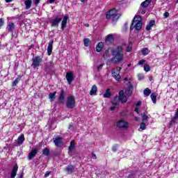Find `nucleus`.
<instances>
[{"instance_id": "obj_1", "label": "nucleus", "mask_w": 178, "mask_h": 178, "mask_svg": "<svg viewBox=\"0 0 178 178\" xmlns=\"http://www.w3.org/2000/svg\"><path fill=\"white\" fill-rule=\"evenodd\" d=\"M124 51H126V52H131V51H133V44L131 42H129L128 44L123 43L113 49L111 51V55L113 56L111 63L115 64L120 63L124 58Z\"/></svg>"}, {"instance_id": "obj_2", "label": "nucleus", "mask_w": 178, "mask_h": 178, "mask_svg": "<svg viewBox=\"0 0 178 178\" xmlns=\"http://www.w3.org/2000/svg\"><path fill=\"white\" fill-rule=\"evenodd\" d=\"M137 30L140 31L143 29V22H141V17H135L132 21V24L130 26V30Z\"/></svg>"}, {"instance_id": "obj_3", "label": "nucleus", "mask_w": 178, "mask_h": 178, "mask_svg": "<svg viewBox=\"0 0 178 178\" xmlns=\"http://www.w3.org/2000/svg\"><path fill=\"white\" fill-rule=\"evenodd\" d=\"M106 17V19H110L112 23H115V22H118L119 17H120V15L116 13V10H111L107 12Z\"/></svg>"}, {"instance_id": "obj_4", "label": "nucleus", "mask_w": 178, "mask_h": 178, "mask_svg": "<svg viewBox=\"0 0 178 178\" xmlns=\"http://www.w3.org/2000/svg\"><path fill=\"white\" fill-rule=\"evenodd\" d=\"M66 106L69 109H73V108L76 106V99H74V97L70 96L67 97Z\"/></svg>"}, {"instance_id": "obj_5", "label": "nucleus", "mask_w": 178, "mask_h": 178, "mask_svg": "<svg viewBox=\"0 0 178 178\" xmlns=\"http://www.w3.org/2000/svg\"><path fill=\"white\" fill-rule=\"evenodd\" d=\"M120 70H122V67H117L112 70L113 77H114V79L117 81H119V79H121Z\"/></svg>"}, {"instance_id": "obj_6", "label": "nucleus", "mask_w": 178, "mask_h": 178, "mask_svg": "<svg viewBox=\"0 0 178 178\" xmlns=\"http://www.w3.org/2000/svg\"><path fill=\"white\" fill-rule=\"evenodd\" d=\"M32 65L33 67H38L40 66V63L42 62V58L40 56H35L32 58Z\"/></svg>"}, {"instance_id": "obj_7", "label": "nucleus", "mask_w": 178, "mask_h": 178, "mask_svg": "<svg viewBox=\"0 0 178 178\" xmlns=\"http://www.w3.org/2000/svg\"><path fill=\"white\" fill-rule=\"evenodd\" d=\"M117 127L120 129H127L129 127V122L121 120L117 122Z\"/></svg>"}, {"instance_id": "obj_8", "label": "nucleus", "mask_w": 178, "mask_h": 178, "mask_svg": "<svg viewBox=\"0 0 178 178\" xmlns=\"http://www.w3.org/2000/svg\"><path fill=\"white\" fill-rule=\"evenodd\" d=\"M65 79L69 84L70 86L72 83L73 82V80H74V76H73V73L68 72L66 73Z\"/></svg>"}, {"instance_id": "obj_9", "label": "nucleus", "mask_w": 178, "mask_h": 178, "mask_svg": "<svg viewBox=\"0 0 178 178\" xmlns=\"http://www.w3.org/2000/svg\"><path fill=\"white\" fill-rule=\"evenodd\" d=\"M120 101L122 102L123 104L127 102V97L124 95V91L120 90L119 92V97Z\"/></svg>"}, {"instance_id": "obj_10", "label": "nucleus", "mask_w": 178, "mask_h": 178, "mask_svg": "<svg viewBox=\"0 0 178 178\" xmlns=\"http://www.w3.org/2000/svg\"><path fill=\"white\" fill-rule=\"evenodd\" d=\"M60 22H62V17H56L51 21V27H58Z\"/></svg>"}, {"instance_id": "obj_11", "label": "nucleus", "mask_w": 178, "mask_h": 178, "mask_svg": "<svg viewBox=\"0 0 178 178\" xmlns=\"http://www.w3.org/2000/svg\"><path fill=\"white\" fill-rule=\"evenodd\" d=\"M37 152H38V149H33L28 155V159L29 161H31L33 158H35V156L37 155Z\"/></svg>"}, {"instance_id": "obj_12", "label": "nucleus", "mask_w": 178, "mask_h": 178, "mask_svg": "<svg viewBox=\"0 0 178 178\" xmlns=\"http://www.w3.org/2000/svg\"><path fill=\"white\" fill-rule=\"evenodd\" d=\"M67 20H69V17L67 15L64 16L61 22V30H65V29H66Z\"/></svg>"}, {"instance_id": "obj_13", "label": "nucleus", "mask_w": 178, "mask_h": 178, "mask_svg": "<svg viewBox=\"0 0 178 178\" xmlns=\"http://www.w3.org/2000/svg\"><path fill=\"white\" fill-rule=\"evenodd\" d=\"M17 170H19V166H17V164H15L13 166V168L11 171V174H10V178H15L16 177V175L17 173Z\"/></svg>"}, {"instance_id": "obj_14", "label": "nucleus", "mask_w": 178, "mask_h": 178, "mask_svg": "<svg viewBox=\"0 0 178 178\" xmlns=\"http://www.w3.org/2000/svg\"><path fill=\"white\" fill-rule=\"evenodd\" d=\"M52 49H54V40H51L47 47V55L49 56L52 54Z\"/></svg>"}, {"instance_id": "obj_15", "label": "nucleus", "mask_w": 178, "mask_h": 178, "mask_svg": "<svg viewBox=\"0 0 178 178\" xmlns=\"http://www.w3.org/2000/svg\"><path fill=\"white\" fill-rule=\"evenodd\" d=\"M177 120H178V115L177 114H175V116L171 119V120L169 122L170 127H172L176 123H177Z\"/></svg>"}, {"instance_id": "obj_16", "label": "nucleus", "mask_w": 178, "mask_h": 178, "mask_svg": "<svg viewBox=\"0 0 178 178\" xmlns=\"http://www.w3.org/2000/svg\"><path fill=\"white\" fill-rule=\"evenodd\" d=\"M64 101H65V91L62 90L60 94V97L58 98V103L63 104Z\"/></svg>"}, {"instance_id": "obj_17", "label": "nucleus", "mask_w": 178, "mask_h": 178, "mask_svg": "<svg viewBox=\"0 0 178 178\" xmlns=\"http://www.w3.org/2000/svg\"><path fill=\"white\" fill-rule=\"evenodd\" d=\"M113 105L118 106L120 104V99L119 97L115 96L113 99L111 101Z\"/></svg>"}, {"instance_id": "obj_18", "label": "nucleus", "mask_w": 178, "mask_h": 178, "mask_svg": "<svg viewBox=\"0 0 178 178\" xmlns=\"http://www.w3.org/2000/svg\"><path fill=\"white\" fill-rule=\"evenodd\" d=\"M25 8L26 10L30 9L31 8V5H33V0H26L24 1Z\"/></svg>"}, {"instance_id": "obj_19", "label": "nucleus", "mask_w": 178, "mask_h": 178, "mask_svg": "<svg viewBox=\"0 0 178 178\" xmlns=\"http://www.w3.org/2000/svg\"><path fill=\"white\" fill-rule=\"evenodd\" d=\"M24 135L22 134L20 136L18 137L17 144H18L19 145H22V144L24 143Z\"/></svg>"}, {"instance_id": "obj_20", "label": "nucleus", "mask_w": 178, "mask_h": 178, "mask_svg": "<svg viewBox=\"0 0 178 178\" xmlns=\"http://www.w3.org/2000/svg\"><path fill=\"white\" fill-rule=\"evenodd\" d=\"M54 143L56 147H60L62 145V138H57L54 140Z\"/></svg>"}, {"instance_id": "obj_21", "label": "nucleus", "mask_w": 178, "mask_h": 178, "mask_svg": "<svg viewBox=\"0 0 178 178\" xmlns=\"http://www.w3.org/2000/svg\"><path fill=\"white\" fill-rule=\"evenodd\" d=\"M65 171L71 175V173H73V172H74V167L72 165H70L65 168Z\"/></svg>"}, {"instance_id": "obj_22", "label": "nucleus", "mask_w": 178, "mask_h": 178, "mask_svg": "<svg viewBox=\"0 0 178 178\" xmlns=\"http://www.w3.org/2000/svg\"><path fill=\"white\" fill-rule=\"evenodd\" d=\"M154 26H155V21L152 20L149 22V24L146 26V30L147 31H149V30H151V29H152V27H154Z\"/></svg>"}, {"instance_id": "obj_23", "label": "nucleus", "mask_w": 178, "mask_h": 178, "mask_svg": "<svg viewBox=\"0 0 178 178\" xmlns=\"http://www.w3.org/2000/svg\"><path fill=\"white\" fill-rule=\"evenodd\" d=\"M104 48V43L103 42H99L96 47V51L97 52H101L102 51V49Z\"/></svg>"}, {"instance_id": "obj_24", "label": "nucleus", "mask_w": 178, "mask_h": 178, "mask_svg": "<svg viewBox=\"0 0 178 178\" xmlns=\"http://www.w3.org/2000/svg\"><path fill=\"white\" fill-rule=\"evenodd\" d=\"M7 30L9 32L13 31V30H15V24H13V22L9 23L7 26Z\"/></svg>"}, {"instance_id": "obj_25", "label": "nucleus", "mask_w": 178, "mask_h": 178, "mask_svg": "<svg viewBox=\"0 0 178 178\" xmlns=\"http://www.w3.org/2000/svg\"><path fill=\"white\" fill-rule=\"evenodd\" d=\"M97 86L93 85L92 86L91 90H90V95H95V94H97Z\"/></svg>"}, {"instance_id": "obj_26", "label": "nucleus", "mask_w": 178, "mask_h": 178, "mask_svg": "<svg viewBox=\"0 0 178 178\" xmlns=\"http://www.w3.org/2000/svg\"><path fill=\"white\" fill-rule=\"evenodd\" d=\"M111 95H112L111 93V89L108 88L106 89L105 93L103 95V97L104 98H111Z\"/></svg>"}, {"instance_id": "obj_27", "label": "nucleus", "mask_w": 178, "mask_h": 178, "mask_svg": "<svg viewBox=\"0 0 178 178\" xmlns=\"http://www.w3.org/2000/svg\"><path fill=\"white\" fill-rule=\"evenodd\" d=\"M150 2H152V0H145L141 3L142 8H147L149 5Z\"/></svg>"}, {"instance_id": "obj_28", "label": "nucleus", "mask_w": 178, "mask_h": 178, "mask_svg": "<svg viewBox=\"0 0 178 178\" xmlns=\"http://www.w3.org/2000/svg\"><path fill=\"white\" fill-rule=\"evenodd\" d=\"M74 148H75V146H74V140H72L70 142V145L69 147V152H72L73 151H74Z\"/></svg>"}, {"instance_id": "obj_29", "label": "nucleus", "mask_w": 178, "mask_h": 178, "mask_svg": "<svg viewBox=\"0 0 178 178\" xmlns=\"http://www.w3.org/2000/svg\"><path fill=\"white\" fill-rule=\"evenodd\" d=\"M150 97L153 104H156V93H152Z\"/></svg>"}, {"instance_id": "obj_30", "label": "nucleus", "mask_w": 178, "mask_h": 178, "mask_svg": "<svg viewBox=\"0 0 178 178\" xmlns=\"http://www.w3.org/2000/svg\"><path fill=\"white\" fill-rule=\"evenodd\" d=\"M106 41H108V42H113V35L110 34L107 35Z\"/></svg>"}, {"instance_id": "obj_31", "label": "nucleus", "mask_w": 178, "mask_h": 178, "mask_svg": "<svg viewBox=\"0 0 178 178\" xmlns=\"http://www.w3.org/2000/svg\"><path fill=\"white\" fill-rule=\"evenodd\" d=\"M56 95V92H54L53 93H50L49 95V98L51 101H54L55 99V96Z\"/></svg>"}, {"instance_id": "obj_32", "label": "nucleus", "mask_w": 178, "mask_h": 178, "mask_svg": "<svg viewBox=\"0 0 178 178\" xmlns=\"http://www.w3.org/2000/svg\"><path fill=\"white\" fill-rule=\"evenodd\" d=\"M19 81H20V78H16L15 80L13 82L12 86L16 87L19 83Z\"/></svg>"}, {"instance_id": "obj_33", "label": "nucleus", "mask_w": 178, "mask_h": 178, "mask_svg": "<svg viewBox=\"0 0 178 178\" xmlns=\"http://www.w3.org/2000/svg\"><path fill=\"white\" fill-rule=\"evenodd\" d=\"M143 94H144V95H146L147 97H148V95H149V94H151V90H149V88L145 89Z\"/></svg>"}, {"instance_id": "obj_34", "label": "nucleus", "mask_w": 178, "mask_h": 178, "mask_svg": "<svg viewBox=\"0 0 178 178\" xmlns=\"http://www.w3.org/2000/svg\"><path fill=\"white\" fill-rule=\"evenodd\" d=\"M43 155H45V156H48V155H49V149L44 148L43 149Z\"/></svg>"}, {"instance_id": "obj_35", "label": "nucleus", "mask_w": 178, "mask_h": 178, "mask_svg": "<svg viewBox=\"0 0 178 178\" xmlns=\"http://www.w3.org/2000/svg\"><path fill=\"white\" fill-rule=\"evenodd\" d=\"M83 44H84L85 47H88L89 44H90V39L85 38L83 40Z\"/></svg>"}, {"instance_id": "obj_36", "label": "nucleus", "mask_w": 178, "mask_h": 178, "mask_svg": "<svg viewBox=\"0 0 178 178\" xmlns=\"http://www.w3.org/2000/svg\"><path fill=\"white\" fill-rule=\"evenodd\" d=\"M144 70L145 72H149V70H151V67H149L147 64H145Z\"/></svg>"}, {"instance_id": "obj_37", "label": "nucleus", "mask_w": 178, "mask_h": 178, "mask_svg": "<svg viewBox=\"0 0 178 178\" xmlns=\"http://www.w3.org/2000/svg\"><path fill=\"white\" fill-rule=\"evenodd\" d=\"M142 119L143 122H145V120H148V117L145 114V113H142Z\"/></svg>"}, {"instance_id": "obj_38", "label": "nucleus", "mask_w": 178, "mask_h": 178, "mask_svg": "<svg viewBox=\"0 0 178 178\" xmlns=\"http://www.w3.org/2000/svg\"><path fill=\"white\" fill-rule=\"evenodd\" d=\"M131 94H132V92H131V90H130V89H127L124 92V95H127V97H130V95H131Z\"/></svg>"}, {"instance_id": "obj_39", "label": "nucleus", "mask_w": 178, "mask_h": 178, "mask_svg": "<svg viewBox=\"0 0 178 178\" xmlns=\"http://www.w3.org/2000/svg\"><path fill=\"white\" fill-rule=\"evenodd\" d=\"M146 124L144 122H141L140 126V129H141V130H145V127H146Z\"/></svg>"}, {"instance_id": "obj_40", "label": "nucleus", "mask_w": 178, "mask_h": 178, "mask_svg": "<svg viewBox=\"0 0 178 178\" xmlns=\"http://www.w3.org/2000/svg\"><path fill=\"white\" fill-rule=\"evenodd\" d=\"M143 55H148V49L145 48L142 50Z\"/></svg>"}, {"instance_id": "obj_41", "label": "nucleus", "mask_w": 178, "mask_h": 178, "mask_svg": "<svg viewBox=\"0 0 178 178\" xmlns=\"http://www.w3.org/2000/svg\"><path fill=\"white\" fill-rule=\"evenodd\" d=\"M163 16L165 19H168V17H169V13L168 12L164 13Z\"/></svg>"}, {"instance_id": "obj_42", "label": "nucleus", "mask_w": 178, "mask_h": 178, "mask_svg": "<svg viewBox=\"0 0 178 178\" xmlns=\"http://www.w3.org/2000/svg\"><path fill=\"white\" fill-rule=\"evenodd\" d=\"M144 63H145V60H140L138 62V65H143V64H144Z\"/></svg>"}, {"instance_id": "obj_43", "label": "nucleus", "mask_w": 178, "mask_h": 178, "mask_svg": "<svg viewBox=\"0 0 178 178\" xmlns=\"http://www.w3.org/2000/svg\"><path fill=\"white\" fill-rule=\"evenodd\" d=\"M102 67H104V64H101L97 66V70H102Z\"/></svg>"}, {"instance_id": "obj_44", "label": "nucleus", "mask_w": 178, "mask_h": 178, "mask_svg": "<svg viewBox=\"0 0 178 178\" xmlns=\"http://www.w3.org/2000/svg\"><path fill=\"white\" fill-rule=\"evenodd\" d=\"M49 175H51V172L47 171L45 174H44V177H48L49 176Z\"/></svg>"}, {"instance_id": "obj_45", "label": "nucleus", "mask_w": 178, "mask_h": 178, "mask_svg": "<svg viewBox=\"0 0 178 178\" xmlns=\"http://www.w3.org/2000/svg\"><path fill=\"white\" fill-rule=\"evenodd\" d=\"M40 0H35L34 3L35 6H38V3H40Z\"/></svg>"}, {"instance_id": "obj_46", "label": "nucleus", "mask_w": 178, "mask_h": 178, "mask_svg": "<svg viewBox=\"0 0 178 178\" xmlns=\"http://www.w3.org/2000/svg\"><path fill=\"white\" fill-rule=\"evenodd\" d=\"M3 26V19L2 18L0 19V27H2Z\"/></svg>"}, {"instance_id": "obj_47", "label": "nucleus", "mask_w": 178, "mask_h": 178, "mask_svg": "<svg viewBox=\"0 0 178 178\" xmlns=\"http://www.w3.org/2000/svg\"><path fill=\"white\" fill-rule=\"evenodd\" d=\"M136 175L134 174H131L129 175L128 178H135Z\"/></svg>"}, {"instance_id": "obj_48", "label": "nucleus", "mask_w": 178, "mask_h": 178, "mask_svg": "<svg viewBox=\"0 0 178 178\" xmlns=\"http://www.w3.org/2000/svg\"><path fill=\"white\" fill-rule=\"evenodd\" d=\"M117 150H118V148L116 147V146H113V152H116Z\"/></svg>"}, {"instance_id": "obj_49", "label": "nucleus", "mask_w": 178, "mask_h": 178, "mask_svg": "<svg viewBox=\"0 0 178 178\" xmlns=\"http://www.w3.org/2000/svg\"><path fill=\"white\" fill-rule=\"evenodd\" d=\"M135 112H136V113H140V111H138V107L135 108Z\"/></svg>"}, {"instance_id": "obj_50", "label": "nucleus", "mask_w": 178, "mask_h": 178, "mask_svg": "<svg viewBox=\"0 0 178 178\" xmlns=\"http://www.w3.org/2000/svg\"><path fill=\"white\" fill-rule=\"evenodd\" d=\"M136 106H141V102H138L136 103Z\"/></svg>"}, {"instance_id": "obj_51", "label": "nucleus", "mask_w": 178, "mask_h": 178, "mask_svg": "<svg viewBox=\"0 0 178 178\" xmlns=\"http://www.w3.org/2000/svg\"><path fill=\"white\" fill-rule=\"evenodd\" d=\"M115 109H116L115 106H112L110 108V111H115Z\"/></svg>"}, {"instance_id": "obj_52", "label": "nucleus", "mask_w": 178, "mask_h": 178, "mask_svg": "<svg viewBox=\"0 0 178 178\" xmlns=\"http://www.w3.org/2000/svg\"><path fill=\"white\" fill-rule=\"evenodd\" d=\"M13 1V0H6V3H9Z\"/></svg>"}, {"instance_id": "obj_53", "label": "nucleus", "mask_w": 178, "mask_h": 178, "mask_svg": "<svg viewBox=\"0 0 178 178\" xmlns=\"http://www.w3.org/2000/svg\"><path fill=\"white\" fill-rule=\"evenodd\" d=\"M135 120L136 122H138V120H140V118L138 117H135Z\"/></svg>"}, {"instance_id": "obj_54", "label": "nucleus", "mask_w": 178, "mask_h": 178, "mask_svg": "<svg viewBox=\"0 0 178 178\" xmlns=\"http://www.w3.org/2000/svg\"><path fill=\"white\" fill-rule=\"evenodd\" d=\"M49 3H54L55 2V0H49Z\"/></svg>"}, {"instance_id": "obj_55", "label": "nucleus", "mask_w": 178, "mask_h": 178, "mask_svg": "<svg viewBox=\"0 0 178 178\" xmlns=\"http://www.w3.org/2000/svg\"><path fill=\"white\" fill-rule=\"evenodd\" d=\"M93 159H97V155L93 154Z\"/></svg>"}, {"instance_id": "obj_56", "label": "nucleus", "mask_w": 178, "mask_h": 178, "mask_svg": "<svg viewBox=\"0 0 178 178\" xmlns=\"http://www.w3.org/2000/svg\"><path fill=\"white\" fill-rule=\"evenodd\" d=\"M85 26H86V27H90V24H85Z\"/></svg>"}, {"instance_id": "obj_57", "label": "nucleus", "mask_w": 178, "mask_h": 178, "mask_svg": "<svg viewBox=\"0 0 178 178\" xmlns=\"http://www.w3.org/2000/svg\"><path fill=\"white\" fill-rule=\"evenodd\" d=\"M19 178H23V175H22V174L19 175Z\"/></svg>"}, {"instance_id": "obj_58", "label": "nucleus", "mask_w": 178, "mask_h": 178, "mask_svg": "<svg viewBox=\"0 0 178 178\" xmlns=\"http://www.w3.org/2000/svg\"><path fill=\"white\" fill-rule=\"evenodd\" d=\"M149 81H152V76L149 77Z\"/></svg>"}, {"instance_id": "obj_59", "label": "nucleus", "mask_w": 178, "mask_h": 178, "mask_svg": "<svg viewBox=\"0 0 178 178\" xmlns=\"http://www.w3.org/2000/svg\"><path fill=\"white\" fill-rule=\"evenodd\" d=\"M87 0H81V2H86Z\"/></svg>"}, {"instance_id": "obj_60", "label": "nucleus", "mask_w": 178, "mask_h": 178, "mask_svg": "<svg viewBox=\"0 0 178 178\" xmlns=\"http://www.w3.org/2000/svg\"><path fill=\"white\" fill-rule=\"evenodd\" d=\"M131 66V64H128V67H130Z\"/></svg>"}, {"instance_id": "obj_61", "label": "nucleus", "mask_w": 178, "mask_h": 178, "mask_svg": "<svg viewBox=\"0 0 178 178\" xmlns=\"http://www.w3.org/2000/svg\"><path fill=\"white\" fill-rule=\"evenodd\" d=\"M106 54L103 55V58H106Z\"/></svg>"}, {"instance_id": "obj_62", "label": "nucleus", "mask_w": 178, "mask_h": 178, "mask_svg": "<svg viewBox=\"0 0 178 178\" xmlns=\"http://www.w3.org/2000/svg\"><path fill=\"white\" fill-rule=\"evenodd\" d=\"M124 26H125V27H127V24H124Z\"/></svg>"}, {"instance_id": "obj_63", "label": "nucleus", "mask_w": 178, "mask_h": 178, "mask_svg": "<svg viewBox=\"0 0 178 178\" xmlns=\"http://www.w3.org/2000/svg\"><path fill=\"white\" fill-rule=\"evenodd\" d=\"M70 127H73V126L70 125Z\"/></svg>"}, {"instance_id": "obj_64", "label": "nucleus", "mask_w": 178, "mask_h": 178, "mask_svg": "<svg viewBox=\"0 0 178 178\" xmlns=\"http://www.w3.org/2000/svg\"><path fill=\"white\" fill-rule=\"evenodd\" d=\"M176 3H178V0H177Z\"/></svg>"}]
</instances>
